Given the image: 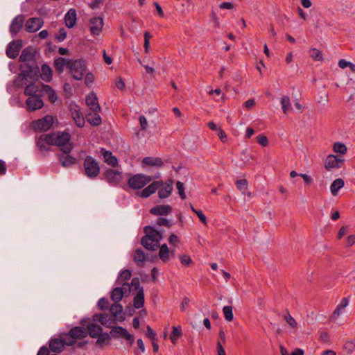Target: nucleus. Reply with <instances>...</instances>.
<instances>
[{
	"label": "nucleus",
	"instance_id": "41",
	"mask_svg": "<svg viewBox=\"0 0 355 355\" xmlns=\"http://www.w3.org/2000/svg\"><path fill=\"white\" fill-rule=\"evenodd\" d=\"M182 335V328L180 326L179 327H173V330L170 336V339L171 342L175 344L176 341L179 339V338Z\"/></svg>",
	"mask_w": 355,
	"mask_h": 355
},
{
	"label": "nucleus",
	"instance_id": "4",
	"mask_svg": "<svg viewBox=\"0 0 355 355\" xmlns=\"http://www.w3.org/2000/svg\"><path fill=\"white\" fill-rule=\"evenodd\" d=\"M69 69L75 80H80L86 73L87 67L85 61L82 59L70 60L69 62Z\"/></svg>",
	"mask_w": 355,
	"mask_h": 355
},
{
	"label": "nucleus",
	"instance_id": "63",
	"mask_svg": "<svg viewBox=\"0 0 355 355\" xmlns=\"http://www.w3.org/2000/svg\"><path fill=\"white\" fill-rule=\"evenodd\" d=\"M94 81V76L92 73H87L85 77V83L87 86H90Z\"/></svg>",
	"mask_w": 355,
	"mask_h": 355
},
{
	"label": "nucleus",
	"instance_id": "45",
	"mask_svg": "<svg viewBox=\"0 0 355 355\" xmlns=\"http://www.w3.org/2000/svg\"><path fill=\"white\" fill-rule=\"evenodd\" d=\"M333 150L336 153L344 155L347 153L346 146L341 142H336L333 146Z\"/></svg>",
	"mask_w": 355,
	"mask_h": 355
},
{
	"label": "nucleus",
	"instance_id": "24",
	"mask_svg": "<svg viewBox=\"0 0 355 355\" xmlns=\"http://www.w3.org/2000/svg\"><path fill=\"white\" fill-rule=\"evenodd\" d=\"M349 304V299L347 297H343L340 303L337 305L336 309L330 316L331 320H337L339 316L344 313L345 309L347 306Z\"/></svg>",
	"mask_w": 355,
	"mask_h": 355
},
{
	"label": "nucleus",
	"instance_id": "64",
	"mask_svg": "<svg viewBox=\"0 0 355 355\" xmlns=\"http://www.w3.org/2000/svg\"><path fill=\"white\" fill-rule=\"evenodd\" d=\"M139 121L140 123L141 129L142 130H146L147 129V125H148V122H147L146 118L143 115L140 116L139 117Z\"/></svg>",
	"mask_w": 355,
	"mask_h": 355
},
{
	"label": "nucleus",
	"instance_id": "28",
	"mask_svg": "<svg viewBox=\"0 0 355 355\" xmlns=\"http://www.w3.org/2000/svg\"><path fill=\"white\" fill-rule=\"evenodd\" d=\"M42 95L46 94L48 96V99L51 103H54L58 100V94H56L55 91L50 85H45V84L42 85Z\"/></svg>",
	"mask_w": 355,
	"mask_h": 355
},
{
	"label": "nucleus",
	"instance_id": "5",
	"mask_svg": "<svg viewBox=\"0 0 355 355\" xmlns=\"http://www.w3.org/2000/svg\"><path fill=\"white\" fill-rule=\"evenodd\" d=\"M83 169L85 175L91 179L96 178L100 173V166L96 159L87 155L84 159Z\"/></svg>",
	"mask_w": 355,
	"mask_h": 355
},
{
	"label": "nucleus",
	"instance_id": "51",
	"mask_svg": "<svg viewBox=\"0 0 355 355\" xmlns=\"http://www.w3.org/2000/svg\"><path fill=\"white\" fill-rule=\"evenodd\" d=\"M103 322H101V324L103 326H109L112 322L115 320L112 315H110L108 313H103V318H102Z\"/></svg>",
	"mask_w": 355,
	"mask_h": 355
},
{
	"label": "nucleus",
	"instance_id": "23",
	"mask_svg": "<svg viewBox=\"0 0 355 355\" xmlns=\"http://www.w3.org/2000/svg\"><path fill=\"white\" fill-rule=\"evenodd\" d=\"M110 312L114 319L120 322L125 320V318L123 314V306L119 302H114L110 308Z\"/></svg>",
	"mask_w": 355,
	"mask_h": 355
},
{
	"label": "nucleus",
	"instance_id": "60",
	"mask_svg": "<svg viewBox=\"0 0 355 355\" xmlns=\"http://www.w3.org/2000/svg\"><path fill=\"white\" fill-rule=\"evenodd\" d=\"M147 331L146 336L152 341L157 340L156 333L152 329L150 326H147Z\"/></svg>",
	"mask_w": 355,
	"mask_h": 355
},
{
	"label": "nucleus",
	"instance_id": "20",
	"mask_svg": "<svg viewBox=\"0 0 355 355\" xmlns=\"http://www.w3.org/2000/svg\"><path fill=\"white\" fill-rule=\"evenodd\" d=\"M67 343V339L51 338L49 341V349L55 353H60L63 351Z\"/></svg>",
	"mask_w": 355,
	"mask_h": 355
},
{
	"label": "nucleus",
	"instance_id": "9",
	"mask_svg": "<svg viewBox=\"0 0 355 355\" xmlns=\"http://www.w3.org/2000/svg\"><path fill=\"white\" fill-rule=\"evenodd\" d=\"M87 320V319H82L80 324L86 327L87 335L89 334L92 338H96L103 332V328L101 326Z\"/></svg>",
	"mask_w": 355,
	"mask_h": 355
},
{
	"label": "nucleus",
	"instance_id": "54",
	"mask_svg": "<svg viewBox=\"0 0 355 355\" xmlns=\"http://www.w3.org/2000/svg\"><path fill=\"white\" fill-rule=\"evenodd\" d=\"M176 187H177V189L178 191V193L180 195V197L182 200L186 199L187 197H186V194H185V192H184V184L182 182L178 181L176 183Z\"/></svg>",
	"mask_w": 355,
	"mask_h": 355
},
{
	"label": "nucleus",
	"instance_id": "62",
	"mask_svg": "<svg viewBox=\"0 0 355 355\" xmlns=\"http://www.w3.org/2000/svg\"><path fill=\"white\" fill-rule=\"evenodd\" d=\"M180 259L181 263L184 266H189L192 262L191 257L187 254L180 256Z\"/></svg>",
	"mask_w": 355,
	"mask_h": 355
},
{
	"label": "nucleus",
	"instance_id": "56",
	"mask_svg": "<svg viewBox=\"0 0 355 355\" xmlns=\"http://www.w3.org/2000/svg\"><path fill=\"white\" fill-rule=\"evenodd\" d=\"M26 81L24 77H21L19 78V74L15 77V79L14 80V84L17 87H23L24 86L26 85Z\"/></svg>",
	"mask_w": 355,
	"mask_h": 355
},
{
	"label": "nucleus",
	"instance_id": "30",
	"mask_svg": "<svg viewBox=\"0 0 355 355\" xmlns=\"http://www.w3.org/2000/svg\"><path fill=\"white\" fill-rule=\"evenodd\" d=\"M70 60H66L64 58L59 57L54 60V67L58 73H62L64 71V67L69 69V62Z\"/></svg>",
	"mask_w": 355,
	"mask_h": 355
},
{
	"label": "nucleus",
	"instance_id": "49",
	"mask_svg": "<svg viewBox=\"0 0 355 355\" xmlns=\"http://www.w3.org/2000/svg\"><path fill=\"white\" fill-rule=\"evenodd\" d=\"M343 348L348 354H352L355 350V338L347 341L345 343Z\"/></svg>",
	"mask_w": 355,
	"mask_h": 355
},
{
	"label": "nucleus",
	"instance_id": "10",
	"mask_svg": "<svg viewBox=\"0 0 355 355\" xmlns=\"http://www.w3.org/2000/svg\"><path fill=\"white\" fill-rule=\"evenodd\" d=\"M111 337L114 338H123L130 341V345H132L134 343V337L132 334H130L126 329L120 327L115 326L112 327L110 331Z\"/></svg>",
	"mask_w": 355,
	"mask_h": 355
},
{
	"label": "nucleus",
	"instance_id": "42",
	"mask_svg": "<svg viewBox=\"0 0 355 355\" xmlns=\"http://www.w3.org/2000/svg\"><path fill=\"white\" fill-rule=\"evenodd\" d=\"M21 73H19V78L21 77H24L26 80L28 77H31V73L33 72L32 67L30 65L24 64L21 66Z\"/></svg>",
	"mask_w": 355,
	"mask_h": 355
},
{
	"label": "nucleus",
	"instance_id": "57",
	"mask_svg": "<svg viewBox=\"0 0 355 355\" xmlns=\"http://www.w3.org/2000/svg\"><path fill=\"white\" fill-rule=\"evenodd\" d=\"M108 304V300L105 297H102L98 301V306L102 311L107 309Z\"/></svg>",
	"mask_w": 355,
	"mask_h": 355
},
{
	"label": "nucleus",
	"instance_id": "59",
	"mask_svg": "<svg viewBox=\"0 0 355 355\" xmlns=\"http://www.w3.org/2000/svg\"><path fill=\"white\" fill-rule=\"evenodd\" d=\"M156 225L158 226H166L167 227H171L172 226V223L166 218H159L156 221Z\"/></svg>",
	"mask_w": 355,
	"mask_h": 355
},
{
	"label": "nucleus",
	"instance_id": "48",
	"mask_svg": "<svg viewBox=\"0 0 355 355\" xmlns=\"http://www.w3.org/2000/svg\"><path fill=\"white\" fill-rule=\"evenodd\" d=\"M284 320L287 322L288 324L292 328H296L297 323L295 320L291 315L289 311L286 310V313L284 315Z\"/></svg>",
	"mask_w": 355,
	"mask_h": 355
},
{
	"label": "nucleus",
	"instance_id": "50",
	"mask_svg": "<svg viewBox=\"0 0 355 355\" xmlns=\"http://www.w3.org/2000/svg\"><path fill=\"white\" fill-rule=\"evenodd\" d=\"M236 187L239 190L244 191L247 189L248 182L245 179L239 180L236 182Z\"/></svg>",
	"mask_w": 355,
	"mask_h": 355
},
{
	"label": "nucleus",
	"instance_id": "55",
	"mask_svg": "<svg viewBox=\"0 0 355 355\" xmlns=\"http://www.w3.org/2000/svg\"><path fill=\"white\" fill-rule=\"evenodd\" d=\"M163 185V181H154L151 184H150L148 187L150 189V190L152 191L153 193H155V191L162 186Z\"/></svg>",
	"mask_w": 355,
	"mask_h": 355
},
{
	"label": "nucleus",
	"instance_id": "61",
	"mask_svg": "<svg viewBox=\"0 0 355 355\" xmlns=\"http://www.w3.org/2000/svg\"><path fill=\"white\" fill-rule=\"evenodd\" d=\"M130 286H131L134 290L138 291L142 288L140 286L139 279L137 277H135L132 279Z\"/></svg>",
	"mask_w": 355,
	"mask_h": 355
},
{
	"label": "nucleus",
	"instance_id": "40",
	"mask_svg": "<svg viewBox=\"0 0 355 355\" xmlns=\"http://www.w3.org/2000/svg\"><path fill=\"white\" fill-rule=\"evenodd\" d=\"M131 275V271L128 269H125L120 272L117 282L123 285V282H126L127 280L130 279Z\"/></svg>",
	"mask_w": 355,
	"mask_h": 355
},
{
	"label": "nucleus",
	"instance_id": "17",
	"mask_svg": "<svg viewBox=\"0 0 355 355\" xmlns=\"http://www.w3.org/2000/svg\"><path fill=\"white\" fill-rule=\"evenodd\" d=\"M21 46L22 41L21 40L12 41L6 48L7 56L10 59L16 58L19 55Z\"/></svg>",
	"mask_w": 355,
	"mask_h": 355
},
{
	"label": "nucleus",
	"instance_id": "11",
	"mask_svg": "<svg viewBox=\"0 0 355 355\" xmlns=\"http://www.w3.org/2000/svg\"><path fill=\"white\" fill-rule=\"evenodd\" d=\"M69 111L76 125L79 128H83L85 125V121L79 107L76 104L70 105Z\"/></svg>",
	"mask_w": 355,
	"mask_h": 355
},
{
	"label": "nucleus",
	"instance_id": "43",
	"mask_svg": "<svg viewBox=\"0 0 355 355\" xmlns=\"http://www.w3.org/2000/svg\"><path fill=\"white\" fill-rule=\"evenodd\" d=\"M281 105H282V108L283 112L284 114H287L291 107V104L289 97L287 96H284L282 97Z\"/></svg>",
	"mask_w": 355,
	"mask_h": 355
},
{
	"label": "nucleus",
	"instance_id": "39",
	"mask_svg": "<svg viewBox=\"0 0 355 355\" xmlns=\"http://www.w3.org/2000/svg\"><path fill=\"white\" fill-rule=\"evenodd\" d=\"M103 155L105 159V162L107 164L111 165L112 166H116L117 165V159L116 158V157L112 155V153L110 151L105 150L103 153Z\"/></svg>",
	"mask_w": 355,
	"mask_h": 355
},
{
	"label": "nucleus",
	"instance_id": "2",
	"mask_svg": "<svg viewBox=\"0 0 355 355\" xmlns=\"http://www.w3.org/2000/svg\"><path fill=\"white\" fill-rule=\"evenodd\" d=\"M71 135L67 132H58L55 134L54 146H58L64 154H69L73 146L70 142Z\"/></svg>",
	"mask_w": 355,
	"mask_h": 355
},
{
	"label": "nucleus",
	"instance_id": "34",
	"mask_svg": "<svg viewBox=\"0 0 355 355\" xmlns=\"http://www.w3.org/2000/svg\"><path fill=\"white\" fill-rule=\"evenodd\" d=\"M99 112L92 111L87 115V121L93 126H98L101 123V118Z\"/></svg>",
	"mask_w": 355,
	"mask_h": 355
},
{
	"label": "nucleus",
	"instance_id": "22",
	"mask_svg": "<svg viewBox=\"0 0 355 355\" xmlns=\"http://www.w3.org/2000/svg\"><path fill=\"white\" fill-rule=\"evenodd\" d=\"M173 181L168 179L165 183L163 182L161 188L158 191V196L161 199L166 198L171 194L173 191Z\"/></svg>",
	"mask_w": 355,
	"mask_h": 355
},
{
	"label": "nucleus",
	"instance_id": "53",
	"mask_svg": "<svg viewBox=\"0 0 355 355\" xmlns=\"http://www.w3.org/2000/svg\"><path fill=\"white\" fill-rule=\"evenodd\" d=\"M67 33L64 28H60L55 35V39L59 42L64 41L67 37Z\"/></svg>",
	"mask_w": 355,
	"mask_h": 355
},
{
	"label": "nucleus",
	"instance_id": "16",
	"mask_svg": "<svg viewBox=\"0 0 355 355\" xmlns=\"http://www.w3.org/2000/svg\"><path fill=\"white\" fill-rule=\"evenodd\" d=\"M344 164V159L334 155H329L327 157L324 162V166L329 171L333 168H341Z\"/></svg>",
	"mask_w": 355,
	"mask_h": 355
},
{
	"label": "nucleus",
	"instance_id": "38",
	"mask_svg": "<svg viewBox=\"0 0 355 355\" xmlns=\"http://www.w3.org/2000/svg\"><path fill=\"white\" fill-rule=\"evenodd\" d=\"M145 259L144 252L141 249H137L135 252L133 259L137 266L142 267L144 264Z\"/></svg>",
	"mask_w": 355,
	"mask_h": 355
},
{
	"label": "nucleus",
	"instance_id": "8",
	"mask_svg": "<svg viewBox=\"0 0 355 355\" xmlns=\"http://www.w3.org/2000/svg\"><path fill=\"white\" fill-rule=\"evenodd\" d=\"M53 123V117L51 115H46L42 119L33 121L32 127L35 131L46 132L52 127Z\"/></svg>",
	"mask_w": 355,
	"mask_h": 355
},
{
	"label": "nucleus",
	"instance_id": "12",
	"mask_svg": "<svg viewBox=\"0 0 355 355\" xmlns=\"http://www.w3.org/2000/svg\"><path fill=\"white\" fill-rule=\"evenodd\" d=\"M25 17L23 15L16 16L11 21L9 31L12 37H15L23 27Z\"/></svg>",
	"mask_w": 355,
	"mask_h": 355
},
{
	"label": "nucleus",
	"instance_id": "14",
	"mask_svg": "<svg viewBox=\"0 0 355 355\" xmlns=\"http://www.w3.org/2000/svg\"><path fill=\"white\" fill-rule=\"evenodd\" d=\"M44 24V21L40 17H31L25 24V30L28 33H35L40 30Z\"/></svg>",
	"mask_w": 355,
	"mask_h": 355
},
{
	"label": "nucleus",
	"instance_id": "47",
	"mask_svg": "<svg viewBox=\"0 0 355 355\" xmlns=\"http://www.w3.org/2000/svg\"><path fill=\"white\" fill-rule=\"evenodd\" d=\"M223 312L226 320L231 322L234 319V315L232 311V306H225L223 309Z\"/></svg>",
	"mask_w": 355,
	"mask_h": 355
},
{
	"label": "nucleus",
	"instance_id": "58",
	"mask_svg": "<svg viewBox=\"0 0 355 355\" xmlns=\"http://www.w3.org/2000/svg\"><path fill=\"white\" fill-rule=\"evenodd\" d=\"M257 141L259 144H260L261 146H262L263 147L267 146L268 144V138L262 134L259 135L257 137Z\"/></svg>",
	"mask_w": 355,
	"mask_h": 355
},
{
	"label": "nucleus",
	"instance_id": "21",
	"mask_svg": "<svg viewBox=\"0 0 355 355\" xmlns=\"http://www.w3.org/2000/svg\"><path fill=\"white\" fill-rule=\"evenodd\" d=\"M106 181L113 185L117 184L121 178V173L116 170L109 168L105 172Z\"/></svg>",
	"mask_w": 355,
	"mask_h": 355
},
{
	"label": "nucleus",
	"instance_id": "29",
	"mask_svg": "<svg viewBox=\"0 0 355 355\" xmlns=\"http://www.w3.org/2000/svg\"><path fill=\"white\" fill-rule=\"evenodd\" d=\"M64 22L67 27L71 28L76 23V11L71 8L64 16Z\"/></svg>",
	"mask_w": 355,
	"mask_h": 355
},
{
	"label": "nucleus",
	"instance_id": "37",
	"mask_svg": "<svg viewBox=\"0 0 355 355\" xmlns=\"http://www.w3.org/2000/svg\"><path fill=\"white\" fill-rule=\"evenodd\" d=\"M97 340L96 342V345L103 348L105 345L109 344L111 340V335L106 332H102L97 338Z\"/></svg>",
	"mask_w": 355,
	"mask_h": 355
},
{
	"label": "nucleus",
	"instance_id": "18",
	"mask_svg": "<svg viewBox=\"0 0 355 355\" xmlns=\"http://www.w3.org/2000/svg\"><path fill=\"white\" fill-rule=\"evenodd\" d=\"M42 96V95L31 96L26 99V104L29 111H35L41 109L44 106Z\"/></svg>",
	"mask_w": 355,
	"mask_h": 355
},
{
	"label": "nucleus",
	"instance_id": "26",
	"mask_svg": "<svg viewBox=\"0 0 355 355\" xmlns=\"http://www.w3.org/2000/svg\"><path fill=\"white\" fill-rule=\"evenodd\" d=\"M172 211V207L168 205H156L150 209V213L156 216H167Z\"/></svg>",
	"mask_w": 355,
	"mask_h": 355
},
{
	"label": "nucleus",
	"instance_id": "35",
	"mask_svg": "<svg viewBox=\"0 0 355 355\" xmlns=\"http://www.w3.org/2000/svg\"><path fill=\"white\" fill-rule=\"evenodd\" d=\"M170 254L173 255V252H170L166 244L159 245V257L162 261L167 262L170 259Z\"/></svg>",
	"mask_w": 355,
	"mask_h": 355
},
{
	"label": "nucleus",
	"instance_id": "13",
	"mask_svg": "<svg viewBox=\"0 0 355 355\" xmlns=\"http://www.w3.org/2000/svg\"><path fill=\"white\" fill-rule=\"evenodd\" d=\"M130 290V284L128 282H123L121 287L114 288L111 293V299L114 302H120L124 294Z\"/></svg>",
	"mask_w": 355,
	"mask_h": 355
},
{
	"label": "nucleus",
	"instance_id": "6",
	"mask_svg": "<svg viewBox=\"0 0 355 355\" xmlns=\"http://www.w3.org/2000/svg\"><path fill=\"white\" fill-rule=\"evenodd\" d=\"M55 134H43L36 139V146L42 153H47L51 149L49 146H54Z\"/></svg>",
	"mask_w": 355,
	"mask_h": 355
},
{
	"label": "nucleus",
	"instance_id": "3",
	"mask_svg": "<svg viewBox=\"0 0 355 355\" xmlns=\"http://www.w3.org/2000/svg\"><path fill=\"white\" fill-rule=\"evenodd\" d=\"M159 176V174L153 177L142 173H137L129 178L128 180V185L129 187L134 190L140 189L150 183L154 179L158 178Z\"/></svg>",
	"mask_w": 355,
	"mask_h": 355
},
{
	"label": "nucleus",
	"instance_id": "52",
	"mask_svg": "<svg viewBox=\"0 0 355 355\" xmlns=\"http://www.w3.org/2000/svg\"><path fill=\"white\" fill-rule=\"evenodd\" d=\"M144 47L146 53H148L150 48V39L152 37L149 32L146 31L144 33Z\"/></svg>",
	"mask_w": 355,
	"mask_h": 355
},
{
	"label": "nucleus",
	"instance_id": "7",
	"mask_svg": "<svg viewBox=\"0 0 355 355\" xmlns=\"http://www.w3.org/2000/svg\"><path fill=\"white\" fill-rule=\"evenodd\" d=\"M67 340V346H73L76 343V340L83 339L87 336V331L85 327H75L71 328L66 335Z\"/></svg>",
	"mask_w": 355,
	"mask_h": 355
},
{
	"label": "nucleus",
	"instance_id": "15",
	"mask_svg": "<svg viewBox=\"0 0 355 355\" xmlns=\"http://www.w3.org/2000/svg\"><path fill=\"white\" fill-rule=\"evenodd\" d=\"M103 27V19L100 17H94L89 21V31L93 35H99Z\"/></svg>",
	"mask_w": 355,
	"mask_h": 355
},
{
	"label": "nucleus",
	"instance_id": "27",
	"mask_svg": "<svg viewBox=\"0 0 355 355\" xmlns=\"http://www.w3.org/2000/svg\"><path fill=\"white\" fill-rule=\"evenodd\" d=\"M86 103L91 111L99 112L101 110L97 97L94 92H92L87 96Z\"/></svg>",
	"mask_w": 355,
	"mask_h": 355
},
{
	"label": "nucleus",
	"instance_id": "46",
	"mask_svg": "<svg viewBox=\"0 0 355 355\" xmlns=\"http://www.w3.org/2000/svg\"><path fill=\"white\" fill-rule=\"evenodd\" d=\"M33 58V55L32 54L31 51L26 48L22 51L19 56V60L20 62H26L32 60Z\"/></svg>",
	"mask_w": 355,
	"mask_h": 355
},
{
	"label": "nucleus",
	"instance_id": "19",
	"mask_svg": "<svg viewBox=\"0 0 355 355\" xmlns=\"http://www.w3.org/2000/svg\"><path fill=\"white\" fill-rule=\"evenodd\" d=\"M44 85L43 83H30L28 85H26L24 87V94L25 96H27L28 97L31 96H36L39 95H42V85Z\"/></svg>",
	"mask_w": 355,
	"mask_h": 355
},
{
	"label": "nucleus",
	"instance_id": "25",
	"mask_svg": "<svg viewBox=\"0 0 355 355\" xmlns=\"http://www.w3.org/2000/svg\"><path fill=\"white\" fill-rule=\"evenodd\" d=\"M58 159L63 167H70L76 163V159L69 154L58 153Z\"/></svg>",
	"mask_w": 355,
	"mask_h": 355
},
{
	"label": "nucleus",
	"instance_id": "36",
	"mask_svg": "<svg viewBox=\"0 0 355 355\" xmlns=\"http://www.w3.org/2000/svg\"><path fill=\"white\" fill-rule=\"evenodd\" d=\"M345 185V182L341 178L336 179L330 186V191L334 196L338 195V191L342 189Z\"/></svg>",
	"mask_w": 355,
	"mask_h": 355
},
{
	"label": "nucleus",
	"instance_id": "44",
	"mask_svg": "<svg viewBox=\"0 0 355 355\" xmlns=\"http://www.w3.org/2000/svg\"><path fill=\"white\" fill-rule=\"evenodd\" d=\"M309 55L315 61H321L323 59L321 51L315 48L309 50Z\"/></svg>",
	"mask_w": 355,
	"mask_h": 355
},
{
	"label": "nucleus",
	"instance_id": "1",
	"mask_svg": "<svg viewBox=\"0 0 355 355\" xmlns=\"http://www.w3.org/2000/svg\"><path fill=\"white\" fill-rule=\"evenodd\" d=\"M145 236L141 240V244L148 250H156L159 247L162 239V234L151 226L144 228Z\"/></svg>",
	"mask_w": 355,
	"mask_h": 355
},
{
	"label": "nucleus",
	"instance_id": "32",
	"mask_svg": "<svg viewBox=\"0 0 355 355\" xmlns=\"http://www.w3.org/2000/svg\"><path fill=\"white\" fill-rule=\"evenodd\" d=\"M144 301H145L144 291V288H141L137 292V295L134 297V299H133L134 307L137 309L142 308L144 304Z\"/></svg>",
	"mask_w": 355,
	"mask_h": 355
},
{
	"label": "nucleus",
	"instance_id": "31",
	"mask_svg": "<svg viewBox=\"0 0 355 355\" xmlns=\"http://www.w3.org/2000/svg\"><path fill=\"white\" fill-rule=\"evenodd\" d=\"M53 71L47 64H43L41 67L40 78L45 82H50L52 80Z\"/></svg>",
	"mask_w": 355,
	"mask_h": 355
},
{
	"label": "nucleus",
	"instance_id": "33",
	"mask_svg": "<svg viewBox=\"0 0 355 355\" xmlns=\"http://www.w3.org/2000/svg\"><path fill=\"white\" fill-rule=\"evenodd\" d=\"M142 163L147 166L161 167L164 162L160 157H146L143 159Z\"/></svg>",
	"mask_w": 355,
	"mask_h": 355
}]
</instances>
